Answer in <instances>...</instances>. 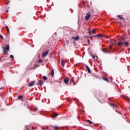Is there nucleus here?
Here are the masks:
<instances>
[{"label":"nucleus","instance_id":"34","mask_svg":"<svg viewBox=\"0 0 130 130\" xmlns=\"http://www.w3.org/2000/svg\"><path fill=\"white\" fill-rule=\"evenodd\" d=\"M21 98H23V96H19V97H18V100H21Z\"/></svg>","mask_w":130,"mask_h":130},{"label":"nucleus","instance_id":"29","mask_svg":"<svg viewBox=\"0 0 130 130\" xmlns=\"http://www.w3.org/2000/svg\"><path fill=\"white\" fill-rule=\"evenodd\" d=\"M93 34H96V30L94 29H92Z\"/></svg>","mask_w":130,"mask_h":130},{"label":"nucleus","instance_id":"31","mask_svg":"<svg viewBox=\"0 0 130 130\" xmlns=\"http://www.w3.org/2000/svg\"><path fill=\"white\" fill-rule=\"evenodd\" d=\"M87 43H88L89 45H90V40H89V39H87Z\"/></svg>","mask_w":130,"mask_h":130},{"label":"nucleus","instance_id":"4","mask_svg":"<svg viewBox=\"0 0 130 130\" xmlns=\"http://www.w3.org/2000/svg\"><path fill=\"white\" fill-rule=\"evenodd\" d=\"M63 83L66 84V85H69V82H70V78L69 77H65L63 78Z\"/></svg>","mask_w":130,"mask_h":130},{"label":"nucleus","instance_id":"33","mask_svg":"<svg viewBox=\"0 0 130 130\" xmlns=\"http://www.w3.org/2000/svg\"><path fill=\"white\" fill-rule=\"evenodd\" d=\"M0 38L2 39V40H4V37H3V36H2L1 35H0Z\"/></svg>","mask_w":130,"mask_h":130},{"label":"nucleus","instance_id":"26","mask_svg":"<svg viewBox=\"0 0 130 130\" xmlns=\"http://www.w3.org/2000/svg\"><path fill=\"white\" fill-rule=\"evenodd\" d=\"M123 99H125L126 100H129V98H128L127 96H123Z\"/></svg>","mask_w":130,"mask_h":130},{"label":"nucleus","instance_id":"30","mask_svg":"<svg viewBox=\"0 0 130 130\" xmlns=\"http://www.w3.org/2000/svg\"><path fill=\"white\" fill-rule=\"evenodd\" d=\"M38 67V64L34 65V69H36ZM39 67H40V66H39Z\"/></svg>","mask_w":130,"mask_h":130},{"label":"nucleus","instance_id":"3","mask_svg":"<svg viewBox=\"0 0 130 130\" xmlns=\"http://www.w3.org/2000/svg\"><path fill=\"white\" fill-rule=\"evenodd\" d=\"M90 18H91V13L88 12L87 13L86 16L85 17V19L86 21H89Z\"/></svg>","mask_w":130,"mask_h":130},{"label":"nucleus","instance_id":"19","mask_svg":"<svg viewBox=\"0 0 130 130\" xmlns=\"http://www.w3.org/2000/svg\"><path fill=\"white\" fill-rule=\"evenodd\" d=\"M6 27L8 34H10V28H9V26H6Z\"/></svg>","mask_w":130,"mask_h":130},{"label":"nucleus","instance_id":"14","mask_svg":"<svg viewBox=\"0 0 130 130\" xmlns=\"http://www.w3.org/2000/svg\"><path fill=\"white\" fill-rule=\"evenodd\" d=\"M57 115H58V114H57V113L53 114L52 115V118H54L55 117H56V116H57Z\"/></svg>","mask_w":130,"mask_h":130},{"label":"nucleus","instance_id":"22","mask_svg":"<svg viewBox=\"0 0 130 130\" xmlns=\"http://www.w3.org/2000/svg\"><path fill=\"white\" fill-rule=\"evenodd\" d=\"M112 107H113L114 108H117V106L115 105V104H111Z\"/></svg>","mask_w":130,"mask_h":130},{"label":"nucleus","instance_id":"43","mask_svg":"<svg viewBox=\"0 0 130 130\" xmlns=\"http://www.w3.org/2000/svg\"><path fill=\"white\" fill-rule=\"evenodd\" d=\"M31 129H33V127H31Z\"/></svg>","mask_w":130,"mask_h":130},{"label":"nucleus","instance_id":"37","mask_svg":"<svg viewBox=\"0 0 130 130\" xmlns=\"http://www.w3.org/2000/svg\"><path fill=\"white\" fill-rule=\"evenodd\" d=\"M9 3H10V1H9L8 2H7V3H6V4H7V5H9Z\"/></svg>","mask_w":130,"mask_h":130},{"label":"nucleus","instance_id":"7","mask_svg":"<svg viewBox=\"0 0 130 130\" xmlns=\"http://www.w3.org/2000/svg\"><path fill=\"white\" fill-rule=\"evenodd\" d=\"M102 50L104 53H110V52L107 49L103 48Z\"/></svg>","mask_w":130,"mask_h":130},{"label":"nucleus","instance_id":"2","mask_svg":"<svg viewBox=\"0 0 130 130\" xmlns=\"http://www.w3.org/2000/svg\"><path fill=\"white\" fill-rule=\"evenodd\" d=\"M3 50L4 54H5V55H7V54H8V51L10 50V46L9 45H7L6 47H3Z\"/></svg>","mask_w":130,"mask_h":130},{"label":"nucleus","instance_id":"35","mask_svg":"<svg viewBox=\"0 0 130 130\" xmlns=\"http://www.w3.org/2000/svg\"><path fill=\"white\" fill-rule=\"evenodd\" d=\"M103 80L106 81V82H108V79H107V78H103Z\"/></svg>","mask_w":130,"mask_h":130},{"label":"nucleus","instance_id":"32","mask_svg":"<svg viewBox=\"0 0 130 130\" xmlns=\"http://www.w3.org/2000/svg\"><path fill=\"white\" fill-rule=\"evenodd\" d=\"M10 57H11L12 59H14V56L13 55H10Z\"/></svg>","mask_w":130,"mask_h":130},{"label":"nucleus","instance_id":"18","mask_svg":"<svg viewBox=\"0 0 130 130\" xmlns=\"http://www.w3.org/2000/svg\"><path fill=\"white\" fill-rule=\"evenodd\" d=\"M53 128H54V130H58V129H59V127H58V126H53Z\"/></svg>","mask_w":130,"mask_h":130},{"label":"nucleus","instance_id":"42","mask_svg":"<svg viewBox=\"0 0 130 130\" xmlns=\"http://www.w3.org/2000/svg\"><path fill=\"white\" fill-rule=\"evenodd\" d=\"M1 59H2V58L0 57V61H1Z\"/></svg>","mask_w":130,"mask_h":130},{"label":"nucleus","instance_id":"13","mask_svg":"<svg viewBox=\"0 0 130 130\" xmlns=\"http://www.w3.org/2000/svg\"><path fill=\"white\" fill-rule=\"evenodd\" d=\"M85 67L86 68V69L87 70L88 73L89 74H91V70H90V68H89V67H88V66L85 65Z\"/></svg>","mask_w":130,"mask_h":130},{"label":"nucleus","instance_id":"36","mask_svg":"<svg viewBox=\"0 0 130 130\" xmlns=\"http://www.w3.org/2000/svg\"><path fill=\"white\" fill-rule=\"evenodd\" d=\"M74 83V79H72L71 80V83Z\"/></svg>","mask_w":130,"mask_h":130},{"label":"nucleus","instance_id":"25","mask_svg":"<svg viewBox=\"0 0 130 130\" xmlns=\"http://www.w3.org/2000/svg\"><path fill=\"white\" fill-rule=\"evenodd\" d=\"M88 30L89 35H91V28H88Z\"/></svg>","mask_w":130,"mask_h":130},{"label":"nucleus","instance_id":"15","mask_svg":"<svg viewBox=\"0 0 130 130\" xmlns=\"http://www.w3.org/2000/svg\"><path fill=\"white\" fill-rule=\"evenodd\" d=\"M38 84L40 85V86L43 85V81L42 80L39 81Z\"/></svg>","mask_w":130,"mask_h":130},{"label":"nucleus","instance_id":"41","mask_svg":"<svg viewBox=\"0 0 130 130\" xmlns=\"http://www.w3.org/2000/svg\"><path fill=\"white\" fill-rule=\"evenodd\" d=\"M34 83H35V81H33V84H34Z\"/></svg>","mask_w":130,"mask_h":130},{"label":"nucleus","instance_id":"28","mask_svg":"<svg viewBox=\"0 0 130 130\" xmlns=\"http://www.w3.org/2000/svg\"><path fill=\"white\" fill-rule=\"evenodd\" d=\"M34 111H38V108L35 107L34 108Z\"/></svg>","mask_w":130,"mask_h":130},{"label":"nucleus","instance_id":"6","mask_svg":"<svg viewBox=\"0 0 130 130\" xmlns=\"http://www.w3.org/2000/svg\"><path fill=\"white\" fill-rule=\"evenodd\" d=\"M124 45L125 46V47H128V46L129 45V43L127 41H125V39L124 38Z\"/></svg>","mask_w":130,"mask_h":130},{"label":"nucleus","instance_id":"1","mask_svg":"<svg viewBox=\"0 0 130 130\" xmlns=\"http://www.w3.org/2000/svg\"><path fill=\"white\" fill-rule=\"evenodd\" d=\"M118 46L121 47L122 45H124V38H122L120 39V41L117 43Z\"/></svg>","mask_w":130,"mask_h":130},{"label":"nucleus","instance_id":"12","mask_svg":"<svg viewBox=\"0 0 130 130\" xmlns=\"http://www.w3.org/2000/svg\"><path fill=\"white\" fill-rule=\"evenodd\" d=\"M72 39H74L75 41H77V40H80V37H72Z\"/></svg>","mask_w":130,"mask_h":130},{"label":"nucleus","instance_id":"38","mask_svg":"<svg viewBox=\"0 0 130 130\" xmlns=\"http://www.w3.org/2000/svg\"><path fill=\"white\" fill-rule=\"evenodd\" d=\"M6 13H8V12H9V10H7L6 11Z\"/></svg>","mask_w":130,"mask_h":130},{"label":"nucleus","instance_id":"44","mask_svg":"<svg viewBox=\"0 0 130 130\" xmlns=\"http://www.w3.org/2000/svg\"><path fill=\"white\" fill-rule=\"evenodd\" d=\"M82 112H84V110H82Z\"/></svg>","mask_w":130,"mask_h":130},{"label":"nucleus","instance_id":"40","mask_svg":"<svg viewBox=\"0 0 130 130\" xmlns=\"http://www.w3.org/2000/svg\"><path fill=\"white\" fill-rule=\"evenodd\" d=\"M93 58L95 59V57L94 56H92Z\"/></svg>","mask_w":130,"mask_h":130},{"label":"nucleus","instance_id":"10","mask_svg":"<svg viewBox=\"0 0 130 130\" xmlns=\"http://www.w3.org/2000/svg\"><path fill=\"white\" fill-rule=\"evenodd\" d=\"M55 83H59V84H61V82H62V79H61V78H59L58 80H55L54 81Z\"/></svg>","mask_w":130,"mask_h":130},{"label":"nucleus","instance_id":"11","mask_svg":"<svg viewBox=\"0 0 130 130\" xmlns=\"http://www.w3.org/2000/svg\"><path fill=\"white\" fill-rule=\"evenodd\" d=\"M117 17L120 19V20H122V21H124V18L122 16V15H117Z\"/></svg>","mask_w":130,"mask_h":130},{"label":"nucleus","instance_id":"20","mask_svg":"<svg viewBox=\"0 0 130 130\" xmlns=\"http://www.w3.org/2000/svg\"><path fill=\"white\" fill-rule=\"evenodd\" d=\"M43 81H47V77H46L45 76H44L43 77Z\"/></svg>","mask_w":130,"mask_h":130},{"label":"nucleus","instance_id":"9","mask_svg":"<svg viewBox=\"0 0 130 130\" xmlns=\"http://www.w3.org/2000/svg\"><path fill=\"white\" fill-rule=\"evenodd\" d=\"M93 37H98L99 38H100L101 37H104V36H103L102 34H100L99 35H95V36H93Z\"/></svg>","mask_w":130,"mask_h":130},{"label":"nucleus","instance_id":"5","mask_svg":"<svg viewBox=\"0 0 130 130\" xmlns=\"http://www.w3.org/2000/svg\"><path fill=\"white\" fill-rule=\"evenodd\" d=\"M48 53H49V51H46V52H43L42 54V57H45V56H46V55H48Z\"/></svg>","mask_w":130,"mask_h":130},{"label":"nucleus","instance_id":"21","mask_svg":"<svg viewBox=\"0 0 130 130\" xmlns=\"http://www.w3.org/2000/svg\"><path fill=\"white\" fill-rule=\"evenodd\" d=\"M61 66L64 67V61H63V59H61Z\"/></svg>","mask_w":130,"mask_h":130},{"label":"nucleus","instance_id":"39","mask_svg":"<svg viewBox=\"0 0 130 130\" xmlns=\"http://www.w3.org/2000/svg\"><path fill=\"white\" fill-rule=\"evenodd\" d=\"M1 89H4V87L0 88V90H1Z\"/></svg>","mask_w":130,"mask_h":130},{"label":"nucleus","instance_id":"23","mask_svg":"<svg viewBox=\"0 0 130 130\" xmlns=\"http://www.w3.org/2000/svg\"><path fill=\"white\" fill-rule=\"evenodd\" d=\"M28 86L29 87H31V86H33V81H31V82H30L29 83H28Z\"/></svg>","mask_w":130,"mask_h":130},{"label":"nucleus","instance_id":"24","mask_svg":"<svg viewBox=\"0 0 130 130\" xmlns=\"http://www.w3.org/2000/svg\"><path fill=\"white\" fill-rule=\"evenodd\" d=\"M38 62L39 63H42V62H43V60H42V59H39L38 60Z\"/></svg>","mask_w":130,"mask_h":130},{"label":"nucleus","instance_id":"16","mask_svg":"<svg viewBox=\"0 0 130 130\" xmlns=\"http://www.w3.org/2000/svg\"><path fill=\"white\" fill-rule=\"evenodd\" d=\"M86 122L89 123V124H93V122L90 120H86Z\"/></svg>","mask_w":130,"mask_h":130},{"label":"nucleus","instance_id":"45","mask_svg":"<svg viewBox=\"0 0 130 130\" xmlns=\"http://www.w3.org/2000/svg\"><path fill=\"white\" fill-rule=\"evenodd\" d=\"M97 78H99V77L97 76Z\"/></svg>","mask_w":130,"mask_h":130},{"label":"nucleus","instance_id":"17","mask_svg":"<svg viewBox=\"0 0 130 130\" xmlns=\"http://www.w3.org/2000/svg\"><path fill=\"white\" fill-rule=\"evenodd\" d=\"M54 76V70L52 69V72H51V77H53Z\"/></svg>","mask_w":130,"mask_h":130},{"label":"nucleus","instance_id":"27","mask_svg":"<svg viewBox=\"0 0 130 130\" xmlns=\"http://www.w3.org/2000/svg\"><path fill=\"white\" fill-rule=\"evenodd\" d=\"M109 48L110 50H111L112 49V48H113V46H112V45H110L109 46Z\"/></svg>","mask_w":130,"mask_h":130},{"label":"nucleus","instance_id":"8","mask_svg":"<svg viewBox=\"0 0 130 130\" xmlns=\"http://www.w3.org/2000/svg\"><path fill=\"white\" fill-rule=\"evenodd\" d=\"M110 42L112 45H114L116 43V41L113 39H111Z\"/></svg>","mask_w":130,"mask_h":130}]
</instances>
